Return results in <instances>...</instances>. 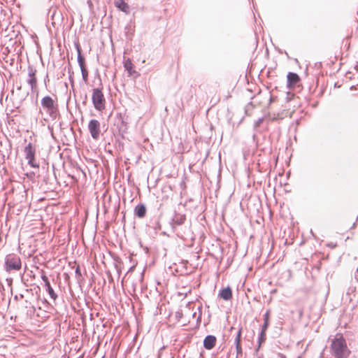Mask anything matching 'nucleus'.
Segmentation results:
<instances>
[{
	"label": "nucleus",
	"instance_id": "1",
	"mask_svg": "<svg viewBox=\"0 0 358 358\" xmlns=\"http://www.w3.org/2000/svg\"><path fill=\"white\" fill-rule=\"evenodd\" d=\"M330 352L334 358H348L351 350L348 347L343 334H337L331 340Z\"/></svg>",
	"mask_w": 358,
	"mask_h": 358
},
{
	"label": "nucleus",
	"instance_id": "2",
	"mask_svg": "<svg viewBox=\"0 0 358 358\" xmlns=\"http://www.w3.org/2000/svg\"><path fill=\"white\" fill-rule=\"evenodd\" d=\"M41 107L40 114L45 121L55 120L59 113V108L57 98L52 99L50 96H45L41 101Z\"/></svg>",
	"mask_w": 358,
	"mask_h": 358
},
{
	"label": "nucleus",
	"instance_id": "3",
	"mask_svg": "<svg viewBox=\"0 0 358 358\" xmlns=\"http://www.w3.org/2000/svg\"><path fill=\"white\" fill-rule=\"evenodd\" d=\"M93 105L99 111H102L106 108V99L102 90L99 88L93 89L92 94Z\"/></svg>",
	"mask_w": 358,
	"mask_h": 358
},
{
	"label": "nucleus",
	"instance_id": "4",
	"mask_svg": "<svg viewBox=\"0 0 358 358\" xmlns=\"http://www.w3.org/2000/svg\"><path fill=\"white\" fill-rule=\"evenodd\" d=\"M22 263L20 258L16 255H10L6 258L5 268L6 271H20L21 269Z\"/></svg>",
	"mask_w": 358,
	"mask_h": 358
},
{
	"label": "nucleus",
	"instance_id": "5",
	"mask_svg": "<svg viewBox=\"0 0 358 358\" xmlns=\"http://www.w3.org/2000/svg\"><path fill=\"white\" fill-rule=\"evenodd\" d=\"M24 153L29 164L31 167L38 168V165L34 162L36 149L31 143L25 147Z\"/></svg>",
	"mask_w": 358,
	"mask_h": 358
},
{
	"label": "nucleus",
	"instance_id": "6",
	"mask_svg": "<svg viewBox=\"0 0 358 358\" xmlns=\"http://www.w3.org/2000/svg\"><path fill=\"white\" fill-rule=\"evenodd\" d=\"M88 129L92 137L95 140L98 139L101 133L100 122L96 120H90Z\"/></svg>",
	"mask_w": 358,
	"mask_h": 358
},
{
	"label": "nucleus",
	"instance_id": "7",
	"mask_svg": "<svg viewBox=\"0 0 358 358\" xmlns=\"http://www.w3.org/2000/svg\"><path fill=\"white\" fill-rule=\"evenodd\" d=\"M287 87L289 89L294 88L296 87V85H297V83L300 81L299 76L295 73L289 72L287 76Z\"/></svg>",
	"mask_w": 358,
	"mask_h": 358
},
{
	"label": "nucleus",
	"instance_id": "8",
	"mask_svg": "<svg viewBox=\"0 0 358 358\" xmlns=\"http://www.w3.org/2000/svg\"><path fill=\"white\" fill-rule=\"evenodd\" d=\"M36 70L29 68L28 74L29 78L27 79V83L30 85L32 91L35 90L37 87V78L36 76Z\"/></svg>",
	"mask_w": 358,
	"mask_h": 358
},
{
	"label": "nucleus",
	"instance_id": "9",
	"mask_svg": "<svg viewBox=\"0 0 358 358\" xmlns=\"http://www.w3.org/2000/svg\"><path fill=\"white\" fill-rule=\"evenodd\" d=\"M217 339L214 336H208L203 341V346L207 350L213 349L216 343Z\"/></svg>",
	"mask_w": 358,
	"mask_h": 358
},
{
	"label": "nucleus",
	"instance_id": "10",
	"mask_svg": "<svg viewBox=\"0 0 358 358\" xmlns=\"http://www.w3.org/2000/svg\"><path fill=\"white\" fill-rule=\"evenodd\" d=\"M218 296L226 301L231 300L232 298V290L229 287L222 289Z\"/></svg>",
	"mask_w": 358,
	"mask_h": 358
},
{
	"label": "nucleus",
	"instance_id": "11",
	"mask_svg": "<svg viewBox=\"0 0 358 358\" xmlns=\"http://www.w3.org/2000/svg\"><path fill=\"white\" fill-rule=\"evenodd\" d=\"M41 278L45 282V287L47 288V291L48 292L50 297L53 300H55L57 297V295L55 294L52 287H51L48 277L46 275H42Z\"/></svg>",
	"mask_w": 358,
	"mask_h": 358
},
{
	"label": "nucleus",
	"instance_id": "12",
	"mask_svg": "<svg viewBox=\"0 0 358 358\" xmlns=\"http://www.w3.org/2000/svg\"><path fill=\"white\" fill-rule=\"evenodd\" d=\"M134 211L137 217L142 218L146 214V208L144 204H139L136 206Z\"/></svg>",
	"mask_w": 358,
	"mask_h": 358
},
{
	"label": "nucleus",
	"instance_id": "13",
	"mask_svg": "<svg viewBox=\"0 0 358 358\" xmlns=\"http://www.w3.org/2000/svg\"><path fill=\"white\" fill-rule=\"evenodd\" d=\"M186 220V216L185 214L176 213L173 218V224L176 225H181Z\"/></svg>",
	"mask_w": 358,
	"mask_h": 358
},
{
	"label": "nucleus",
	"instance_id": "14",
	"mask_svg": "<svg viewBox=\"0 0 358 358\" xmlns=\"http://www.w3.org/2000/svg\"><path fill=\"white\" fill-rule=\"evenodd\" d=\"M115 5L122 11L126 13H129V6L124 0H115Z\"/></svg>",
	"mask_w": 358,
	"mask_h": 358
},
{
	"label": "nucleus",
	"instance_id": "15",
	"mask_svg": "<svg viewBox=\"0 0 358 358\" xmlns=\"http://www.w3.org/2000/svg\"><path fill=\"white\" fill-rule=\"evenodd\" d=\"M242 328H240L238 331V334L236 338V351L238 354L242 353V348L241 345V338Z\"/></svg>",
	"mask_w": 358,
	"mask_h": 358
},
{
	"label": "nucleus",
	"instance_id": "16",
	"mask_svg": "<svg viewBox=\"0 0 358 358\" xmlns=\"http://www.w3.org/2000/svg\"><path fill=\"white\" fill-rule=\"evenodd\" d=\"M124 66L130 75L135 73V71L134 70V66L130 59L124 60Z\"/></svg>",
	"mask_w": 358,
	"mask_h": 358
},
{
	"label": "nucleus",
	"instance_id": "17",
	"mask_svg": "<svg viewBox=\"0 0 358 358\" xmlns=\"http://www.w3.org/2000/svg\"><path fill=\"white\" fill-rule=\"evenodd\" d=\"M270 310H267L264 315V323L262 326L263 331H266L268 326Z\"/></svg>",
	"mask_w": 358,
	"mask_h": 358
},
{
	"label": "nucleus",
	"instance_id": "18",
	"mask_svg": "<svg viewBox=\"0 0 358 358\" xmlns=\"http://www.w3.org/2000/svg\"><path fill=\"white\" fill-rule=\"evenodd\" d=\"M78 61L80 68L85 66V59L82 56L80 50H78Z\"/></svg>",
	"mask_w": 358,
	"mask_h": 358
},
{
	"label": "nucleus",
	"instance_id": "19",
	"mask_svg": "<svg viewBox=\"0 0 358 358\" xmlns=\"http://www.w3.org/2000/svg\"><path fill=\"white\" fill-rule=\"evenodd\" d=\"M81 69V72H82V76H83V78L84 80V81H87V79H88V71L86 69V66H84V67H82L80 68Z\"/></svg>",
	"mask_w": 358,
	"mask_h": 358
},
{
	"label": "nucleus",
	"instance_id": "20",
	"mask_svg": "<svg viewBox=\"0 0 358 358\" xmlns=\"http://www.w3.org/2000/svg\"><path fill=\"white\" fill-rule=\"evenodd\" d=\"M265 338H266V331H263V329H262L261 334H260V337H259V345H261V343L262 342L264 341Z\"/></svg>",
	"mask_w": 358,
	"mask_h": 358
},
{
	"label": "nucleus",
	"instance_id": "21",
	"mask_svg": "<svg viewBox=\"0 0 358 358\" xmlns=\"http://www.w3.org/2000/svg\"><path fill=\"white\" fill-rule=\"evenodd\" d=\"M169 199H170V197L168 195H166V196H163L162 201H167L168 200H169Z\"/></svg>",
	"mask_w": 358,
	"mask_h": 358
},
{
	"label": "nucleus",
	"instance_id": "22",
	"mask_svg": "<svg viewBox=\"0 0 358 358\" xmlns=\"http://www.w3.org/2000/svg\"><path fill=\"white\" fill-rule=\"evenodd\" d=\"M259 358H262V357H259Z\"/></svg>",
	"mask_w": 358,
	"mask_h": 358
}]
</instances>
